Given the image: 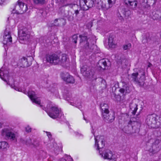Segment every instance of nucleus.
<instances>
[{"label": "nucleus", "instance_id": "f257e3e1", "mask_svg": "<svg viewBox=\"0 0 161 161\" xmlns=\"http://www.w3.org/2000/svg\"><path fill=\"white\" fill-rule=\"evenodd\" d=\"M43 109L46 112L50 117L53 119L60 118L62 115L61 109L59 108L57 106H53L50 104H48L46 108H43Z\"/></svg>", "mask_w": 161, "mask_h": 161}, {"label": "nucleus", "instance_id": "f03ea898", "mask_svg": "<svg viewBox=\"0 0 161 161\" xmlns=\"http://www.w3.org/2000/svg\"><path fill=\"white\" fill-rule=\"evenodd\" d=\"M1 134L2 136L7 139L15 142H17V134L16 132L13 131L11 129L8 128L3 129L1 130Z\"/></svg>", "mask_w": 161, "mask_h": 161}, {"label": "nucleus", "instance_id": "7ed1b4c3", "mask_svg": "<svg viewBox=\"0 0 161 161\" xmlns=\"http://www.w3.org/2000/svg\"><path fill=\"white\" fill-rule=\"evenodd\" d=\"M101 109L103 119L105 121H108V122H111L114 119L115 117L112 114L110 117L109 114V111L108 109V105L106 103H103L101 105Z\"/></svg>", "mask_w": 161, "mask_h": 161}, {"label": "nucleus", "instance_id": "20e7f679", "mask_svg": "<svg viewBox=\"0 0 161 161\" xmlns=\"http://www.w3.org/2000/svg\"><path fill=\"white\" fill-rule=\"evenodd\" d=\"M18 34L20 43L22 44L26 43L30 36L27 29L24 28L22 30H19L18 31Z\"/></svg>", "mask_w": 161, "mask_h": 161}, {"label": "nucleus", "instance_id": "39448f33", "mask_svg": "<svg viewBox=\"0 0 161 161\" xmlns=\"http://www.w3.org/2000/svg\"><path fill=\"white\" fill-rule=\"evenodd\" d=\"M138 73H134L132 74L131 78L132 80L140 86H143L144 84V81L145 80V73L144 71L142 70L140 74V78L138 77Z\"/></svg>", "mask_w": 161, "mask_h": 161}, {"label": "nucleus", "instance_id": "423d86ee", "mask_svg": "<svg viewBox=\"0 0 161 161\" xmlns=\"http://www.w3.org/2000/svg\"><path fill=\"white\" fill-rule=\"evenodd\" d=\"M27 10V6L26 4L22 2H19L13 9L14 11H15L16 13L18 14H22L25 12Z\"/></svg>", "mask_w": 161, "mask_h": 161}, {"label": "nucleus", "instance_id": "0eeeda50", "mask_svg": "<svg viewBox=\"0 0 161 161\" xmlns=\"http://www.w3.org/2000/svg\"><path fill=\"white\" fill-rule=\"evenodd\" d=\"M94 0H80V6L81 10H86L93 6Z\"/></svg>", "mask_w": 161, "mask_h": 161}, {"label": "nucleus", "instance_id": "6e6552de", "mask_svg": "<svg viewBox=\"0 0 161 161\" xmlns=\"http://www.w3.org/2000/svg\"><path fill=\"white\" fill-rule=\"evenodd\" d=\"M80 43L84 44V47L88 51L92 52L93 49L94 45L93 44L89 45L88 42L87 37L86 36L83 35H80Z\"/></svg>", "mask_w": 161, "mask_h": 161}, {"label": "nucleus", "instance_id": "1a4fd4ad", "mask_svg": "<svg viewBox=\"0 0 161 161\" xmlns=\"http://www.w3.org/2000/svg\"><path fill=\"white\" fill-rule=\"evenodd\" d=\"M95 147L96 149L99 150L104 146L105 143L103 137L102 136H97L95 138Z\"/></svg>", "mask_w": 161, "mask_h": 161}, {"label": "nucleus", "instance_id": "9d476101", "mask_svg": "<svg viewBox=\"0 0 161 161\" xmlns=\"http://www.w3.org/2000/svg\"><path fill=\"white\" fill-rule=\"evenodd\" d=\"M47 60L48 62L54 65L59 64L60 62L59 58L55 54L48 55L47 57Z\"/></svg>", "mask_w": 161, "mask_h": 161}, {"label": "nucleus", "instance_id": "9b49d317", "mask_svg": "<svg viewBox=\"0 0 161 161\" xmlns=\"http://www.w3.org/2000/svg\"><path fill=\"white\" fill-rule=\"evenodd\" d=\"M102 155V156L103 157L104 159L112 160L114 161H116V156L115 154H113L112 152L109 150H106Z\"/></svg>", "mask_w": 161, "mask_h": 161}, {"label": "nucleus", "instance_id": "f8f14e48", "mask_svg": "<svg viewBox=\"0 0 161 161\" xmlns=\"http://www.w3.org/2000/svg\"><path fill=\"white\" fill-rule=\"evenodd\" d=\"M157 115L153 114L147 116L146 119V122L147 125L151 127H154L153 125H155L157 123L156 117Z\"/></svg>", "mask_w": 161, "mask_h": 161}, {"label": "nucleus", "instance_id": "ddd939ff", "mask_svg": "<svg viewBox=\"0 0 161 161\" xmlns=\"http://www.w3.org/2000/svg\"><path fill=\"white\" fill-rule=\"evenodd\" d=\"M28 95L29 98L33 103L39 105L40 107H42L41 105V101L40 99L37 98L34 92L29 91L28 93Z\"/></svg>", "mask_w": 161, "mask_h": 161}, {"label": "nucleus", "instance_id": "4468645a", "mask_svg": "<svg viewBox=\"0 0 161 161\" xmlns=\"http://www.w3.org/2000/svg\"><path fill=\"white\" fill-rule=\"evenodd\" d=\"M61 77L63 80L67 83H73L75 82L74 77L67 73L61 74Z\"/></svg>", "mask_w": 161, "mask_h": 161}, {"label": "nucleus", "instance_id": "2eb2a0df", "mask_svg": "<svg viewBox=\"0 0 161 161\" xmlns=\"http://www.w3.org/2000/svg\"><path fill=\"white\" fill-rule=\"evenodd\" d=\"M81 72L84 76L91 77L93 76V73L89 67L84 66L81 69Z\"/></svg>", "mask_w": 161, "mask_h": 161}, {"label": "nucleus", "instance_id": "dca6fc26", "mask_svg": "<svg viewBox=\"0 0 161 161\" xmlns=\"http://www.w3.org/2000/svg\"><path fill=\"white\" fill-rule=\"evenodd\" d=\"M12 42V38L9 31H5L3 36V42L4 45H7Z\"/></svg>", "mask_w": 161, "mask_h": 161}, {"label": "nucleus", "instance_id": "f3484780", "mask_svg": "<svg viewBox=\"0 0 161 161\" xmlns=\"http://www.w3.org/2000/svg\"><path fill=\"white\" fill-rule=\"evenodd\" d=\"M152 152L153 153L158 152L161 149V143L159 140H156L153 144Z\"/></svg>", "mask_w": 161, "mask_h": 161}, {"label": "nucleus", "instance_id": "a211bd4d", "mask_svg": "<svg viewBox=\"0 0 161 161\" xmlns=\"http://www.w3.org/2000/svg\"><path fill=\"white\" fill-rule=\"evenodd\" d=\"M8 72L4 69L3 67L0 69V77L3 80L6 81V79H8Z\"/></svg>", "mask_w": 161, "mask_h": 161}, {"label": "nucleus", "instance_id": "6ab92c4d", "mask_svg": "<svg viewBox=\"0 0 161 161\" xmlns=\"http://www.w3.org/2000/svg\"><path fill=\"white\" fill-rule=\"evenodd\" d=\"M108 44L110 48H114L117 46V44L115 40H114L113 36H109L108 38Z\"/></svg>", "mask_w": 161, "mask_h": 161}, {"label": "nucleus", "instance_id": "aec40b11", "mask_svg": "<svg viewBox=\"0 0 161 161\" xmlns=\"http://www.w3.org/2000/svg\"><path fill=\"white\" fill-rule=\"evenodd\" d=\"M120 92L123 94H126L129 93L130 92L129 85L127 84H125L123 86V88L120 89L119 90Z\"/></svg>", "mask_w": 161, "mask_h": 161}, {"label": "nucleus", "instance_id": "412c9836", "mask_svg": "<svg viewBox=\"0 0 161 161\" xmlns=\"http://www.w3.org/2000/svg\"><path fill=\"white\" fill-rule=\"evenodd\" d=\"M98 66L103 69H106L107 67V63L105 59H103L99 60L98 62Z\"/></svg>", "mask_w": 161, "mask_h": 161}, {"label": "nucleus", "instance_id": "4be33fe9", "mask_svg": "<svg viewBox=\"0 0 161 161\" xmlns=\"http://www.w3.org/2000/svg\"><path fill=\"white\" fill-rule=\"evenodd\" d=\"M9 147L8 143L6 141L0 142V149L3 151H6Z\"/></svg>", "mask_w": 161, "mask_h": 161}, {"label": "nucleus", "instance_id": "5701e85b", "mask_svg": "<svg viewBox=\"0 0 161 161\" xmlns=\"http://www.w3.org/2000/svg\"><path fill=\"white\" fill-rule=\"evenodd\" d=\"M125 4L130 6H133L134 8H136L137 5L136 0H124Z\"/></svg>", "mask_w": 161, "mask_h": 161}, {"label": "nucleus", "instance_id": "b1692460", "mask_svg": "<svg viewBox=\"0 0 161 161\" xmlns=\"http://www.w3.org/2000/svg\"><path fill=\"white\" fill-rule=\"evenodd\" d=\"M130 111L132 114L135 115L138 109L137 105L135 103H131L130 105Z\"/></svg>", "mask_w": 161, "mask_h": 161}, {"label": "nucleus", "instance_id": "393cba45", "mask_svg": "<svg viewBox=\"0 0 161 161\" xmlns=\"http://www.w3.org/2000/svg\"><path fill=\"white\" fill-rule=\"evenodd\" d=\"M57 22H58V23L55 24L56 25H64L65 24V20L63 18L56 19L54 23L56 24Z\"/></svg>", "mask_w": 161, "mask_h": 161}, {"label": "nucleus", "instance_id": "a878e982", "mask_svg": "<svg viewBox=\"0 0 161 161\" xmlns=\"http://www.w3.org/2000/svg\"><path fill=\"white\" fill-rule=\"evenodd\" d=\"M98 4L99 5L98 7L99 9L101 8L104 10H107L111 8L109 7V5L108 6H107L105 3H103V2L101 1L98 2Z\"/></svg>", "mask_w": 161, "mask_h": 161}, {"label": "nucleus", "instance_id": "bb28decb", "mask_svg": "<svg viewBox=\"0 0 161 161\" xmlns=\"http://www.w3.org/2000/svg\"><path fill=\"white\" fill-rule=\"evenodd\" d=\"M68 59V58L67 55L65 54H63L62 55L61 60H60L59 63H64L67 61Z\"/></svg>", "mask_w": 161, "mask_h": 161}, {"label": "nucleus", "instance_id": "cd10ccee", "mask_svg": "<svg viewBox=\"0 0 161 161\" xmlns=\"http://www.w3.org/2000/svg\"><path fill=\"white\" fill-rule=\"evenodd\" d=\"M123 49L124 50H129L131 47V44L130 43H127L123 46Z\"/></svg>", "mask_w": 161, "mask_h": 161}, {"label": "nucleus", "instance_id": "c85d7f7f", "mask_svg": "<svg viewBox=\"0 0 161 161\" xmlns=\"http://www.w3.org/2000/svg\"><path fill=\"white\" fill-rule=\"evenodd\" d=\"M33 1L36 4H43L45 2V0H33Z\"/></svg>", "mask_w": 161, "mask_h": 161}, {"label": "nucleus", "instance_id": "c756f323", "mask_svg": "<svg viewBox=\"0 0 161 161\" xmlns=\"http://www.w3.org/2000/svg\"><path fill=\"white\" fill-rule=\"evenodd\" d=\"M116 2V0H108V2L109 7H112Z\"/></svg>", "mask_w": 161, "mask_h": 161}, {"label": "nucleus", "instance_id": "7c9ffc66", "mask_svg": "<svg viewBox=\"0 0 161 161\" xmlns=\"http://www.w3.org/2000/svg\"><path fill=\"white\" fill-rule=\"evenodd\" d=\"M160 18V16L159 15L155 13L153 16V18L154 20H157L159 19Z\"/></svg>", "mask_w": 161, "mask_h": 161}, {"label": "nucleus", "instance_id": "2f4dec72", "mask_svg": "<svg viewBox=\"0 0 161 161\" xmlns=\"http://www.w3.org/2000/svg\"><path fill=\"white\" fill-rule=\"evenodd\" d=\"M27 59L25 57H23L22 59V61L23 62L25 63V62L26 63V64H24V66L25 67L28 66V63H27Z\"/></svg>", "mask_w": 161, "mask_h": 161}, {"label": "nucleus", "instance_id": "473e14b6", "mask_svg": "<svg viewBox=\"0 0 161 161\" xmlns=\"http://www.w3.org/2000/svg\"><path fill=\"white\" fill-rule=\"evenodd\" d=\"M78 37L76 35H74L72 36V41L73 42H75V43H76L77 42V39Z\"/></svg>", "mask_w": 161, "mask_h": 161}, {"label": "nucleus", "instance_id": "72a5a7b5", "mask_svg": "<svg viewBox=\"0 0 161 161\" xmlns=\"http://www.w3.org/2000/svg\"><path fill=\"white\" fill-rule=\"evenodd\" d=\"M156 121L160 123H161V115L159 116L157 115V117H156Z\"/></svg>", "mask_w": 161, "mask_h": 161}, {"label": "nucleus", "instance_id": "f704fd0d", "mask_svg": "<svg viewBox=\"0 0 161 161\" xmlns=\"http://www.w3.org/2000/svg\"><path fill=\"white\" fill-rule=\"evenodd\" d=\"M25 130L26 132H29L31 131V128L29 126H27L25 128Z\"/></svg>", "mask_w": 161, "mask_h": 161}, {"label": "nucleus", "instance_id": "c9c22d12", "mask_svg": "<svg viewBox=\"0 0 161 161\" xmlns=\"http://www.w3.org/2000/svg\"><path fill=\"white\" fill-rule=\"evenodd\" d=\"M25 144L26 145H30L31 143V139H29L28 140H26L25 142Z\"/></svg>", "mask_w": 161, "mask_h": 161}, {"label": "nucleus", "instance_id": "e433bc0d", "mask_svg": "<svg viewBox=\"0 0 161 161\" xmlns=\"http://www.w3.org/2000/svg\"><path fill=\"white\" fill-rule=\"evenodd\" d=\"M47 133V136H48L49 138H50L51 137V133L50 132H46Z\"/></svg>", "mask_w": 161, "mask_h": 161}, {"label": "nucleus", "instance_id": "4c0bfd02", "mask_svg": "<svg viewBox=\"0 0 161 161\" xmlns=\"http://www.w3.org/2000/svg\"><path fill=\"white\" fill-rule=\"evenodd\" d=\"M15 89L16 90H18V91H19V92H23V91L22 90L20 89V88H16Z\"/></svg>", "mask_w": 161, "mask_h": 161}, {"label": "nucleus", "instance_id": "58836bf2", "mask_svg": "<svg viewBox=\"0 0 161 161\" xmlns=\"http://www.w3.org/2000/svg\"><path fill=\"white\" fill-rule=\"evenodd\" d=\"M75 13L76 16H77L78 14H79V11L78 10H76L75 11Z\"/></svg>", "mask_w": 161, "mask_h": 161}, {"label": "nucleus", "instance_id": "ea45409f", "mask_svg": "<svg viewBox=\"0 0 161 161\" xmlns=\"http://www.w3.org/2000/svg\"><path fill=\"white\" fill-rule=\"evenodd\" d=\"M68 19L69 20H71L73 19V16H71L68 18Z\"/></svg>", "mask_w": 161, "mask_h": 161}, {"label": "nucleus", "instance_id": "a19ab883", "mask_svg": "<svg viewBox=\"0 0 161 161\" xmlns=\"http://www.w3.org/2000/svg\"><path fill=\"white\" fill-rule=\"evenodd\" d=\"M6 0H0V4H2Z\"/></svg>", "mask_w": 161, "mask_h": 161}, {"label": "nucleus", "instance_id": "79ce46f5", "mask_svg": "<svg viewBox=\"0 0 161 161\" xmlns=\"http://www.w3.org/2000/svg\"><path fill=\"white\" fill-rule=\"evenodd\" d=\"M60 161H66V160L64 158H62L61 159Z\"/></svg>", "mask_w": 161, "mask_h": 161}, {"label": "nucleus", "instance_id": "37998d69", "mask_svg": "<svg viewBox=\"0 0 161 161\" xmlns=\"http://www.w3.org/2000/svg\"><path fill=\"white\" fill-rule=\"evenodd\" d=\"M3 124V123L2 122H0V128L2 127Z\"/></svg>", "mask_w": 161, "mask_h": 161}, {"label": "nucleus", "instance_id": "c03bdc74", "mask_svg": "<svg viewBox=\"0 0 161 161\" xmlns=\"http://www.w3.org/2000/svg\"><path fill=\"white\" fill-rule=\"evenodd\" d=\"M84 119L85 120V121H86V123H88V121L84 117Z\"/></svg>", "mask_w": 161, "mask_h": 161}, {"label": "nucleus", "instance_id": "a18cd8bd", "mask_svg": "<svg viewBox=\"0 0 161 161\" xmlns=\"http://www.w3.org/2000/svg\"><path fill=\"white\" fill-rule=\"evenodd\" d=\"M73 5L74 6H77V5H76V4H74Z\"/></svg>", "mask_w": 161, "mask_h": 161}, {"label": "nucleus", "instance_id": "49530a36", "mask_svg": "<svg viewBox=\"0 0 161 161\" xmlns=\"http://www.w3.org/2000/svg\"><path fill=\"white\" fill-rule=\"evenodd\" d=\"M92 132L94 134V133H93V131L92 130Z\"/></svg>", "mask_w": 161, "mask_h": 161}, {"label": "nucleus", "instance_id": "de8ad7c7", "mask_svg": "<svg viewBox=\"0 0 161 161\" xmlns=\"http://www.w3.org/2000/svg\"><path fill=\"white\" fill-rule=\"evenodd\" d=\"M150 65H151V64H150L149 65H148V67H150Z\"/></svg>", "mask_w": 161, "mask_h": 161}, {"label": "nucleus", "instance_id": "09e8293b", "mask_svg": "<svg viewBox=\"0 0 161 161\" xmlns=\"http://www.w3.org/2000/svg\"><path fill=\"white\" fill-rule=\"evenodd\" d=\"M66 98H67V97H66ZM67 99V100H68V99Z\"/></svg>", "mask_w": 161, "mask_h": 161}, {"label": "nucleus", "instance_id": "8fccbe9b", "mask_svg": "<svg viewBox=\"0 0 161 161\" xmlns=\"http://www.w3.org/2000/svg\"><path fill=\"white\" fill-rule=\"evenodd\" d=\"M91 127L92 128V127L91 126Z\"/></svg>", "mask_w": 161, "mask_h": 161}]
</instances>
